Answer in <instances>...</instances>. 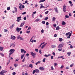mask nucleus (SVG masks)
I'll use <instances>...</instances> for the list:
<instances>
[{"mask_svg":"<svg viewBox=\"0 0 75 75\" xmlns=\"http://www.w3.org/2000/svg\"><path fill=\"white\" fill-rule=\"evenodd\" d=\"M45 59H46L45 58L43 59L42 60V62H44L45 61Z\"/></svg>","mask_w":75,"mask_h":75,"instance_id":"e433bc0d","label":"nucleus"},{"mask_svg":"<svg viewBox=\"0 0 75 75\" xmlns=\"http://www.w3.org/2000/svg\"><path fill=\"white\" fill-rule=\"evenodd\" d=\"M53 26L54 27H56L57 26V24H54Z\"/></svg>","mask_w":75,"mask_h":75,"instance_id":"69168bd1","label":"nucleus"},{"mask_svg":"<svg viewBox=\"0 0 75 75\" xmlns=\"http://www.w3.org/2000/svg\"><path fill=\"white\" fill-rule=\"evenodd\" d=\"M7 71H4V70H2L0 72V74L1 75H4V73H6L7 72Z\"/></svg>","mask_w":75,"mask_h":75,"instance_id":"7ed1b4c3","label":"nucleus"},{"mask_svg":"<svg viewBox=\"0 0 75 75\" xmlns=\"http://www.w3.org/2000/svg\"><path fill=\"white\" fill-rule=\"evenodd\" d=\"M21 30V28H19L18 27L16 28V31H17L18 33H19V31Z\"/></svg>","mask_w":75,"mask_h":75,"instance_id":"0eeeda50","label":"nucleus"},{"mask_svg":"<svg viewBox=\"0 0 75 75\" xmlns=\"http://www.w3.org/2000/svg\"><path fill=\"white\" fill-rule=\"evenodd\" d=\"M64 44V42H63L62 44H59L58 46V48H62Z\"/></svg>","mask_w":75,"mask_h":75,"instance_id":"20e7f679","label":"nucleus"},{"mask_svg":"<svg viewBox=\"0 0 75 75\" xmlns=\"http://www.w3.org/2000/svg\"><path fill=\"white\" fill-rule=\"evenodd\" d=\"M21 20V18L20 19H17L16 21L18 22H20V21Z\"/></svg>","mask_w":75,"mask_h":75,"instance_id":"f704fd0d","label":"nucleus"},{"mask_svg":"<svg viewBox=\"0 0 75 75\" xmlns=\"http://www.w3.org/2000/svg\"><path fill=\"white\" fill-rule=\"evenodd\" d=\"M69 34H70V32H69L67 33H66V35L67 36Z\"/></svg>","mask_w":75,"mask_h":75,"instance_id":"72a5a7b5","label":"nucleus"},{"mask_svg":"<svg viewBox=\"0 0 75 75\" xmlns=\"http://www.w3.org/2000/svg\"><path fill=\"white\" fill-rule=\"evenodd\" d=\"M41 33H44V30L42 29V30H41Z\"/></svg>","mask_w":75,"mask_h":75,"instance_id":"09e8293b","label":"nucleus"},{"mask_svg":"<svg viewBox=\"0 0 75 75\" xmlns=\"http://www.w3.org/2000/svg\"><path fill=\"white\" fill-rule=\"evenodd\" d=\"M39 69H40V71H44V70L45 69V68L42 67H40L39 68Z\"/></svg>","mask_w":75,"mask_h":75,"instance_id":"423d86ee","label":"nucleus"},{"mask_svg":"<svg viewBox=\"0 0 75 75\" xmlns=\"http://www.w3.org/2000/svg\"><path fill=\"white\" fill-rule=\"evenodd\" d=\"M26 14V12H23L22 13V15H24V14Z\"/></svg>","mask_w":75,"mask_h":75,"instance_id":"37998d69","label":"nucleus"},{"mask_svg":"<svg viewBox=\"0 0 75 75\" xmlns=\"http://www.w3.org/2000/svg\"><path fill=\"white\" fill-rule=\"evenodd\" d=\"M7 10H10V7H7Z\"/></svg>","mask_w":75,"mask_h":75,"instance_id":"49530a36","label":"nucleus"},{"mask_svg":"<svg viewBox=\"0 0 75 75\" xmlns=\"http://www.w3.org/2000/svg\"><path fill=\"white\" fill-rule=\"evenodd\" d=\"M62 25H65L66 24V23L65 22H64V21H63L62 22Z\"/></svg>","mask_w":75,"mask_h":75,"instance_id":"ddd939ff","label":"nucleus"},{"mask_svg":"<svg viewBox=\"0 0 75 75\" xmlns=\"http://www.w3.org/2000/svg\"><path fill=\"white\" fill-rule=\"evenodd\" d=\"M19 38H20V35H19L18 36L17 38V40H18V39H19Z\"/></svg>","mask_w":75,"mask_h":75,"instance_id":"a19ab883","label":"nucleus"},{"mask_svg":"<svg viewBox=\"0 0 75 75\" xmlns=\"http://www.w3.org/2000/svg\"><path fill=\"white\" fill-rule=\"evenodd\" d=\"M14 66H15L16 67H18V64H14Z\"/></svg>","mask_w":75,"mask_h":75,"instance_id":"ea45409f","label":"nucleus"},{"mask_svg":"<svg viewBox=\"0 0 75 75\" xmlns=\"http://www.w3.org/2000/svg\"><path fill=\"white\" fill-rule=\"evenodd\" d=\"M8 31V30L7 29L6 30V29H5L4 30V32L5 33H6V32H7Z\"/></svg>","mask_w":75,"mask_h":75,"instance_id":"58836bf2","label":"nucleus"},{"mask_svg":"<svg viewBox=\"0 0 75 75\" xmlns=\"http://www.w3.org/2000/svg\"><path fill=\"white\" fill-rule=\"evenodd\" d=\"M57 65V63H54V67H56Z\"/></svg>","mask_w":75,"mask_h":75,"instance_id":"052dcab7","label":"nucleus"},{"mask_svg":"<svg viewBox=\"0 0 75 75\" xmlns=\"http://www.w3.org/2000/svg\"><path fill=\"white\" fill-rule=\"evenodd\" d=\"M45 0H40V1H39V3L44 2V1H45Z\"/></svg>","mask_w":75,"mask_h":75,"instance_id":"412c9836","label":"nucleus"},{"mask_svg":"<svg viewBox=\"0 0 75 75\" xmlns=\"http://www.w3.org/2000/svg\"><path fill=\"white\" fill-rule=\"evenodd\" d=\"M13 27H14V25L13 24L12 25L10 26L9 28L10 29L13 28Z\"/></svg>","mask_w":75,"mask_h":75,"instance_id":"f3484780","label":"nucleus"},{"mask_svg":"<svg viewBox=\"0 0 75 75\" xmlns=\"http://www.w3.org/2000/svg\"><path fill=\"white\" fill-rule=\"evenodd\" d=\"M40 5H41V6L40 7V9L42 8H45V7H44V6H42V4H41Z\"/></svg>","mask_w":75,"mask_h":75,"instance_id":"4468645a","label":"nucleus"},{"mask_svg":"<svg viewBox=\"0 0 75 75\" xmlns=\"http://www.w3.org/2000/svg\"><path fill=\"white\" fill-rule=\"evenodd\" d=\"M45 21H43L42 22V23L43 24H45Z\"/></svg>","mask_w":75,"mask_h":75,"instance_id":"c756f323","label":"nucleus"},{"mask_svg":"<svg viewBox=\"0 0 75 75\" xmlns=\"http://www.w3.org/2000/svg\"><path fill=\"white\" fill-rule=\"evenodd\" d=\"M59 40L60 41V42H61L63 40V39H62V38H59Z\"/></svg>","mask_w":75,"mask_h":75,"instance_id":"aec40b11","label":"nucleus"},{"mask_svg":"<svg viewBox=\"0 0 75 75\" xmlns=\"http://www.w3.org/2000/svg\"><path fill=\"white\" fill-rule=\"evenodd\" d=\"M23 19L24 20H27L26 18V17H24L23 18Z\"/></svg>","mask_w":75,"mask_h":75,"instance_id":"0e129e2a","label":"nucleus"},{"mask_svg":"<svg viewBox=\"0 0 75 75\" xmlns=\"http://www.w3.org/2000/svg\"><path fill=\"white\" fill-rule=\"evenodd\" d=\"M29 67H31V68H33V65L32 64H30L29 65Z\"/></svg>","mask_w":75,"mask_h":75,"instance_id":"b1692460","label":"nucleus"},{"mask_svg":"<svg viewBox=\"0 0 75 75\" xmlns=\"http://www.w3.org/2000/svg\"><path fill=\"white\" fill-rule=\"evenodd\" d=\"M51 48H55L56 47V46L55 45H52L51 46Z\"/></svg>","mask_w":75,"mask_h":75,"instance_id":"a211bd4d","label":"nucleus"},{"mask_svg":"<svg viewBox=\"0 0 75 75\" xmlns=\"http://www.w3.org/2000/svg\"><path fill=\"white\" fill-rule=\"evenodd\" d=\"M22 7L23 8H25V6H24V5H23L22 6Z\"/></svg>","mask_w":75,"mask_h":75,"instance_id":"5fc2aeb1","label":"nucleus"},{"mask_svg":"<svg viewBox=\"0 0 75 75\" xmlns=\"http://www.w3.org/2000/svg\"><path fill=\"white\" fill-rule=\"evenodd\" d=\"M3 47H0V50L1 51H3Z\"/></svg>","mask_w":75,"mask_h":75,"instance_id":"2eb2a0df","label":"nucleus"},{"mask_svg":"<svg viewBox=\"0 0 75 75\" xmlns=\"http://www.w3.org/2000/svg\"><path fill=\"white\" fill-rule=\"evenodd\" d=\"M69 16H70V17H71L72 16L71 14V13H69Z\"/></svg>","mask_w":75,"mask_h":75,"instance_id":"864d4df0","label":"nucleus"},{"mask_svg":"<svg viewBox=\"0 0 75 75\" xmlns=\"http://www.w3.org/2000/svg\"><path fill=\"white\" fill-rule=\"evenodd\" d=\"M31 27H29L28 29V30H30L31 29Z\"/></svg>","mask_w":75,"mask_h":75,"instance_id":"e2e57ef3","label":"nucleus"},{"mask_svg":"<svg viewBox=\"0 0 75 75\" xmlns=\"http://www.w3.org/2000/svg\"><path fill=\"white\" fill-rule=\"evenodd\" d=\"M30 31L29 30L26 31V33H27L28 34H29V33H30Z\"/></svg>","mask_w":75,"mask_h":75,"instance_id":"a18cd8bd","label":"nucleus"},{"mask_svg":"<svg viewBox=\"0 0 75 75\" xmlns=\"http://www.w3.org/2000/svg\"><path fill=\"white\" fill-rule=\"evenodd\" d=\"M48 12H49V11H47L46 12H45V14H48Z\"/></svg>","mask_w":75,"mask_h":75,"instance_id":"79ce46f5","label":"nucleus"},{"mask_svg":"<svg viewBox=\"0 0 75 75\" xmlns=\"http://www.w3.org/2000/svg\"><path fill=\"white\" fill-rule=\"evenodd\" d=\"M39 21H40V19L37 18L35 20V21H36V22H38Z\"/></svg>","mask_w":75,"mask_h":75,"instance_id":"dca6fc26","label":"nucleus"},{"mask_svg":"<svg viewBox=\"0 0 75 75\" xmlns=\"http://www.w3.org/2000/svg\"><path fill=\"white\" fill-rule=\"evenodd\" d=\"M0 54L1 56H2V57H4V54L2 53H0Z\"/></svg>","mask_w":75,"mask_h":75,"instance_id":"c9c22d12","label":"nucleus"},{"mask_svg":"<svg viewBox=\"0 0 75 75\" xmlns=\"http://www.w3.org/2000/svg\"><path fill=\"white\" fill-rule=\"evenodd\" d=\"M63 11H64V13H65L66 11V6L65 5H64L63 8Z\"/></svg>","mask_w":75,"mask_h":75,"instance_id":"39448f33","label":"nucleus"},{"mask_svg":"<svg viewBox=\"0 0 75 75\" xmlns=\"http://www.w3.org/2000/svg\"><path fill=\"white\" fill-rule=\"evenodd\" d=\"M21 18V16H19L17 17V19H19L20 18Z\"/></svg>","mask_w":75,"mask_h":75,"instance_id":"680f3d73","label":"nucleus"},{"mask_svg":"<svg viewBox=\"0 0 75 75\" xmlns=\"http://www.w3.org/2000/svg\"><path fill=\"white\" fill-rule=\"evenodd\" d=\"M13 47H15V43L14 44V43H11V44L10 45V47H11V46H12Z\"/></svg>","mask_w":75,"mask_h":75,"instance_id":"1a4fd4ad","label":"nucleus"},{"mask_svg":"<svg viewBox=\"0 0 75 75\" xmlns=\"http://www.w3.org/2000/svg\"><path fill=\"white\" fill-rule=\"evenodd\" d=\"M24 54H23V55L22 54L21 56V59H23V58H24Z\"/></svg>","mask_w":75,"mask_h":75,"instance_id":"4be33fe9","label":"nucleus"},{"mask_svg":"<svg viewBox=\"0 0 75 75\" xmlns=\"http://www.w3.org/2000/svg\"><path fill=\"white\" fill-rule=\"evenodd\" d=\"M39 53H40V54H42V52H41V50H40L39 52Z\"/></svg>","mask_w":75,"mask_h":75,"instance_id":"6e6d98bb","label":"nucleus"},{"mask_svg":"<svg viewBox=\"0 0 75 75\" xmlns=\"http://www.w3.org/2000/svg\"><path fill=\"white\" fill-rule=\"evenodd\" d=\"M16 37L15 36L11 35V38L12 40H15L16 38Z\"/></svg>","mask_w":75,"mask_h":75,"instance_id":"6e6552de","label":"nucleus"},{"mask_svg":"<svg viewBox=\"0 0 75 75\" xmlns=\"http://www.w3.org/2000/svg\"><path fill=\"white\" fill-rule=\"evenodd\" d=\"M19 7L20 10H23V8H22V7H21V6H19Z\"/></svg>","mask_w":75,"mask_h":75,"instance_id":"bb28decb","label":"nucleus"},{"mask_svg":"<svg viewBox=\"0 0 75 75\" xmlns=\"http://www.w3.org/2000/svg\"><path fill=\"white\" fill-rule=\"evenodd\" d=\"M55 12L56 13H58V11L57 10V8H54Z\"/></svg>","mask_w":75,"mask_h":75,"instance_id":"f8f14e48","label":"nucleus"},{"mask_svg":"<svg viewBox=\"0 0 75 75\" xmlns=\"http://www.w3.org/2000/svg\"><path fill=\"white\" fill-rule=\"evenodd\" d=\"M48 19V17L47 16L44 19V20H47Z\"/></svg>","mask_w":75,"mask_h":75,"instance_id":"c85d7f7f","label":"nucleus"},{"mask_svg":"<svg viewBox=\"0 0 75 75\" xmlns=\"http://www.w3.org/2000/svg\"><path fill=\"white\" fill-rule=\"evenodd\" d=\"M46 25H49V23H48V22H46Z\"/></svg>","mask_w":75,"mask_h":75,"instance_id":"338daca9","label":"nucleus"},{"mask_svg":"<svg viewBox=\"0 0 75 75\" xmlns=\"http://www.w3.org/2000/svg\"><path fill=\"white\" fill-rule=\"evenodd\" d=\"M51 70H54V68H53V67H51Z\"/></svg>","mask_w":75,"mask_h":75,"instance_id":"603ef678","label":"nucleus"},{"mask_svg":"<svg viewBox=\"0 0 75 75\" xmlns=\"http://www.w3.org/2000/svg\"><path fill=\"white\" fill-rule=\"evenodd\" d=\"M25 22H23L21 23V24L20 25L21 27H23V25H24V24H25Z\"/></svg>","mask_w":75,"mask_h":75,"instance_id":"9d476101","label":"nucleus"},{"mask_svg":"<svg viewBox=\"0 0 75 75\" xmlns=\"http://www.w3.org/2000/svg\"><path fill=\"white\" fill-rule=\"evenodd\" d=\"M35 50L36 52H38V49H35Z\"/></svg>","mask_w":75,"mask_h":75,"instance_id":"8fccbe9b","label":"nucleus"},{"mask_svg":"<svg viewBox=\"0 0 75 75\" xmlns=\"http://www.w3.org/2000/svg\"><path fill=\"white\" fill-rule=\"evenodd\" d=\"M14 8H15V11L16 13V12H17V8L16 7H15Z\"/></svg>","mask_w":75,"mask_h":75,"instance_id":"cd10ccee","label":"nucleus"},{"mask_svg":"<svg viewBox=\"0 0 75 75\" xmlns=\"http://www.w3.org/2000/svg\"><path fill=\"white\" fill-rule=\"evenodd\" d=\"M20 39L21 40H22L23 41L24 40V39H23V38H22L21 37H20Z\"/></svg>","mask_w":75,"mask_h":75,"instance_id":"3c124183","label":"nucleus"},{"mask_svg":"<svg viewBox=\"0 0 75 75\" xmlns=\"http://www.w3.org/2000/svg\"><path fill=\"white\" fill-rule=\"evenodd\" d=\"M25 57L22 60V62H24L25 61Z\"/></svg>","mask_w":75,"mask_h":75,"instance_id":"7c9ffc66","label":"nucleus"},{"mask_svg":"<svg viewBox=\"0 0 75 75\" xmlns=\"http://www.w3.org/2000/svg\"><path fill=\"white\" fill-rule=\"evenodd\" d=\"M54 37H57V34H55L54 35Z\"/></svg>","mask_w":75,"mask_h":75,"instance_id":"774afa93","label":"nucleus"},{"mask_svg":"<svg viewBox=\"0 0 75 75\" xmlns=\"http://www.w3.org/2000/svg\"><path fill=\"white\" fill-rule=\"evenodd\" d=\"M59 28H60L59 27L57 26L56 28V30H58L59 29Z\"/></svg>","mask_w":75,"mask_h":75,"instance_id":"393cba45","label":"nucleus"},{"mask_svg":"<svg viewBox=\"0 0 75 75\" xmlns=\"http://www.w3.org/2000/svg\"><path fill=\"white\" fill-rule=\"evenodd\" d=\"M16 73H15V72H13L12 73V75H16Z\"/></svg>","mask_w":75,"mask_h":75,"instance_id":"de8ad7c7","label":"nucleus"},{"mask_svg":"<svg viewBox=\"0 0 75 75\" xmlns=\"http://www.w3.org/2000/svg\"><path fill=\"white\" fill-rule=\"evenodd\" d=\"M30 54L33 57V58H35L36 55H37L35 53H34L33 52H30Z\"/></svg>","mask_w":75,"mask_h":75,"instance_id":"f03ea898","label":"nucleus"},{"mask_svg":"<svg viewBox=\"0 0 75 75\" xmlns=\"http://www.w3.org/2000/svg\"><path fill=\"white\" fill-rule=\"evenodd\" d=\"M24 49H23L21 50V53H23V52H24Z\"/></svg>","mask_w":75,"mask_h":75,"instance_id":"a878e982","label":"nucleus"},{"mask_svg":"<svg viewBox=\"0 0 75 75\" xmlns=\"http://www.w3.org/2000/svg\"><path fill=\"white\" fill-rule=\"evenodd\" d=\"M40 63H41V61H38L35 63V65H38V64H40Z\"/></svg>","mask_w":75,"mask_h":75,"instance_id":"6ab92c4d","label":"nucleus"},{"mask_svg":"<svg viewBox=\"0 0 75 75\" xmlns=\"http://www.w3.org/2000/svg\"><path fill=\"white\" fill-rule=\"evenodd\" d=\"M55 19H56V18H55L54 17L52 18V21H55Z\"/></svg>","mask_w":75,"mask_h":75,"instance_id":"473e14b6","label":"nucleus"},{"mask_svg":"<svg viewBox=\"0 0 75 75\" xmlns=\"http://www.w3.org/2000/svg\"><path fill=\"white\" fill-rule=\"evenodd\" d=\"M61 58H62V59H65V58H64V57L62 56H61Z\"/></svg>","mask_w":75,"mask_h":75,"instance_id":"bf43d9fd","label":"nucleus"},{"mask_svg":"<svg viewBox=\"0 0 75 75\" xmlns=\"http://www.w3.org/2000/svg\"><path fill=\"white\" fill-rule=\"evenodd\" d=\"M45 45H46L44 44L42 46L41 48H42V49L43 48H44V47L45 46Z\"/></svg>","mask_w":75,"mask_h":75,"instance_id":"5701e85b","label":"nucleus"},{"mask_svg":"<svg viewBox=\"0 0 75 75\" xmlns=\"http://www.w3.org/2000/svg\"><path fill=\"white\" fill-rule=\"evenodd\" d=\"M65 17H66V18H69V16L66 15L65 16Z\"/></svg>","mask_w":75,"mask_h":75,"instance_id":"4d7b16f0","label":"nucleus"},{"mask_svg":"<svg viewBox=\"0 0 75 75\" xmlns=\"http://www.w3.org/2000/svg\"><path fill=\"white\" fill-rule=\"evenodd\" d=\"M69 4H72V2L71 1H69Z\"/></svg>","mask_w":75,"mask_h":75,"instance_id":"13d9d810","label":"nucleus"},{"mask_svg":"<svg viewBox=\"0 0 75 75\" xmlns=\"http://www.w3.org/2000/svg\"><path fill=\"white\" fill-rule=\"evenodd\" d=\"M59 49L58 50V51H61L62 50V48H59Z\"/></svg>","mask_w":75,"mask_h":75,"instance_id":"2f4dec72","label":"nucleus"},{"mask_svg":"<svg viewBox=\"0 0 75 75\" xmlns=\"http://www.w3.org/2000/svg\"><path fill=\"white\" fill-rule=\"evenodd\" d=\"M71 54V52H68L67 53V54L69 56H70V54Z\"/></svg>","mask_w":75,"mask_h":75,"instance_id":"4c0bfd02","label":"nucleus"},{"mask_svg":"<svg viewBox=\"0 0 75 75\" xmlns=\"http://www.w3.org/2000/svg\"><path fill=\"white\" fill-rule=\"evenodd\" d=\"M35 71H36V73H38L39 72H40V71L39 70H38V69H35Z\"/></svg>","mask_w":75,"mask_h":75,"instance_id":"9b49d317","label":"nucleus"},{"mask_svg":"<svg viewBox=\"0 0 75 75\" xmlns=\"http://www.w3.org/2000/svg\"><path fill=\"white\" fill-rule=\"evenodd\" d=\"M35 72H36V71H35V70H33V74H35Z\"/></svg>","mask_w":75,"mask_h":75,"instance_id":"c03bdc74","label":"nucleus"},{"mask_svg":"<svg viewBox=\"0 0 75 75\" xmlns=\"http://www.w3.org/2000/svg\"><path fill=\"white\" fill-rule=\"evenodd\" d=\"M14 51H15V50L14 49H12L9 50L10 53L9 54V55L10 56L11 54H14Z\"/></svg>","mask_w":75,"mask_h":75,"instance_id":"f257e3e1","label":"nucleus"}]
</instances>
